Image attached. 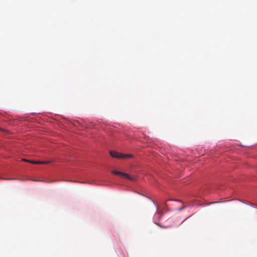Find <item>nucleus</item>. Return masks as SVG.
Here are the masks:
<instances>
[{
  "label": "nucleus",
  "mask_w": 257,
  "mask_h": 257,
  "mask_svg": "<svg viewBox=\"0 0 257 257\" xmlns=\"http://www.w3.org/2000/svg\"><path fill=\"white\" fill-rule=\"evenodd\" d=\"M109 153L110 156L113 158L122 159L133 157V154H124L112 151H110Z\"/></svg>",
  "instance_id": "1"
},
{
  "label": "nucleus",
  "mask_w": 257,
  "mask_h": 257,
  "mask_svg": "<svg viewBox=\"0 0 257 257\" xmlns=\"http://www.w3.org/2000/svg\"><path fill=\"white\" fill-rule=\"evenodd\" d=\"M111 173L116 175H119L120 176H122L125 177V178L134 181L135 178L133 177H131L128 174L122 172H120L118 171H112Z\"/></svg>",
  "instance_id": "2"
},
{
  "label": "nucleus",
  "mask_w": 257,
  "mask_h": 257,
  "mask_svg": "<svg viewBox=\"0 0 257 257\" xmlns=\"http://www.w3.org/2000/svg\"><path fill=\"white\" fill-rule=\"evenodd\" d=\"M29 163L33 164H47L50 163L49 161H32L29 160Z\"/></svg>",
  "instance_id": "3"
},
{
  "label": "nucleus",
  "mask_w": 257,
  "mask_h": 257,
  "mask_svg": "<svg viewBox=\"0 0 257 257\" xmlns=\"http://www.w3.org/2000/svg\"><path fill=\"white\" fill-rule=\"evenodd\" d=\"M185 208V206H183L182 207H181V208H179L178 209V210L179 211H181L183 209H184Z\"/></svg>",
  "instance_id": "4"
},
{
  "label": "nucleus",
  "mask_w": 257,
  "mask_h": 257,
  "mask_svg": "<svg viewBox=\"0 0 257 257\" xmlns=\"http://www.w3.org/2000/svg\"><path fill=\"white\" fill-rule=\"evenodd\" d=\"M22 161H25V162H29V160L25 159H22Z\"/></svg>",
  "instance_id": "5"
},
{
  "label": "nucleus",
  "mask_w": 257,
  "mask_h": 257,
  "mask_svg": "<svg viewBox=\"0 0 257 257\" xmlns=\"http://www.w3.org/2000/svg\"><path fill=\"white\" fill-rule=\"evenodd\" d=\"M160 226L161 227H162V228H166V227H165V226H161V225H160Z\"/></svg>",
  "instance_id": "6"
},
{
  "label": "nucleus",
  "mask_w": 257,
  "mask_h": 257,
  "mask_svg": "<svg viewBox=\"0 0 257 257\" xmlns=\"http://www.w3.org/2000/svg\"><path fill=\"white\" fill-rule=\"evenodd\" d=\"M217 202H211V203H209V204H211V203H216Z\"/></svg>",
  "instance_id": "7"
}]
</instances>
